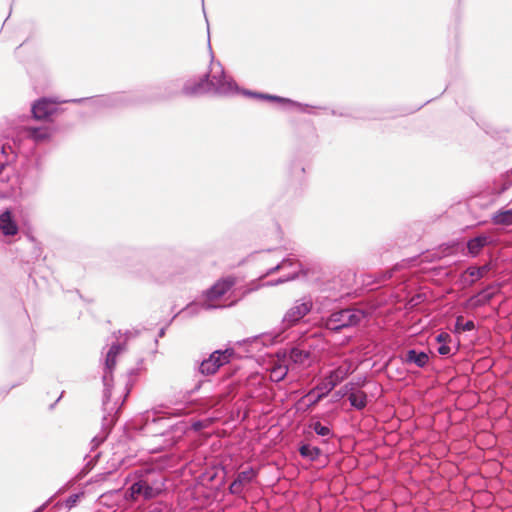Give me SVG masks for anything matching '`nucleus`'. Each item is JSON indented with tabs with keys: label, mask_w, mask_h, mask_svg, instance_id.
<instances>
[{
	"label": "nucleus",
	"mask_w": 512,
	"mask_h": 512,
	"mask_svg": "<svg viewBox=\"0 0 512 512\" xmlns=\"http://www.w3.org/2000/svg\"><path fill=\"white\" fill-rule=\"evenodd\" d=\"M120 265L131 277L148 283H164L173 274L175 251L170 246L137 248L123 246L114 249Z\"/></svg>",
	"instance_id": "nucleus-1"
},
{
	"label": "nucleus",
	"mask_w": 512,
	"mask_h": 512,
	"mask_svg": "<svg viewBox=\"0 0 512 512\" xmlns=\"http://www.w3.org/2000/svg\"><path fill=\"white\" fill-rule=\"evenodd\" d=\"M210 70L202 74L194 83H186L183 92L188 96H199L213 91L220 95L241 94L252 98L254 90L241 88L236 81L227 75L222 64L214 62V56L211 53Z\"/></svg>",
	"instance_id": "nucleus-2"
},
{
	"label": "nucleus",
	"mask_w": 512,
	"mask_h": 512,
	"mask_svg": "<svg viewBox=\"0 0 512 512\" xmlns=\"http://www.w3.org/2000/svg\"><path fill=\"white\" fill-rule=\"evenodd\" d=\"M153 416H240L228 412L226 406L217 397H205L187 400L181 408H170L166 404L154 406L151 409Z\"/></svg>",
	"instance_id": "nucleus-3"
},
{
	"label": "nucleus",
	"mask_w": 512,
	"mask_h": 512,
	"mask_svg": "<svg viewBox=\"0 0 512 512\" xmlns=\"http://www.w3.org/2000/svg\"><path fill=\"white\" fill-rule=\"evenodd\" d=\"M491 242V237L487 234H480L470 238L468 241L452 240L442 243L437 248L427 250L421 256L420 262H435L442 258L456 255L463 252L471 257H477L482 249L488 246Z\"/></svg>",
	"instance_id": "nucleus-4"
},
{
	"label": "nucleus",
	"mask_w": 512,
	"mask_h": 512,
	"mask_svg": "<svg viewBox=\"0 0 512 512\" xmlns=\"http://www.w3.org/2000/svg\"><path fill=\"white\" fill-rule=\"evenodd\" d=\"M44 162L37 153L25 154L21 157L20 167L16 172V182L20 195L34 193L42 181Z\"/></svg>",
	"instance_id": "nucleus-5"
},
{
	"label": "nucleus",
	"mask_w": 512,
	"mask_h": 512,
	"mask_svg": "<svg viewBox=\"0 0 512 512\" xmlns=\"http://www.w3.org/2000/svg\"><path fill=\"white\" fill-rule=\"evenodd\" d=\"M194 82L188 80L182 83L181 78L167 79L149 86L146 92H134V96L138 99L137 105L170 101L180 94L186 96L183 92L185 84Z\"/></svg>",
	"instance_id": "nucleus-6"
},
{
	"label": "nucleus",
	"mask_w": 512,
	"mask_h": 512,
	"mask_svg": "<svg viewBox=\"0 0 512 512\" xmlns=\"http://www.w3.org/2000/svg\"><path fill=\"white\" fill-rule=\"evenodd\" d=\"M134 92H116L108 95L70 99L71 103H84L91 107L95 113L105 109H120L137 105Z\"/></svg>",
	"instance_id": "nucleus-7"
},
{
	"label": "nucleus",
	"mask_w": 512,
	"mask_h": 512,
	"mask_svg": "<svg viewBox=\"0 0 512 512\" xmlns=\"http://www.w3.org/2000/svg\"><path fill=\"white\" fill-rule=\"evenodd\" d=\"M365 317L366 312L361 309H336L331 311L329 315L322 316L320 319V325L325 331L339 333L343 329L359 325Z\"/></svg>",
	"instance_id": "nucleus-8"
},
{
	"label": "nucleus",
	"mask_w": 512,
	"mask_h": 512,
	"mask_svg": "<svg viewBox=\"0 0 512 512\" xmlns=\"http://www.w3.org/2000/svg\"><path fill=\"white\" fill-rule=\"evenodd\" d=\"M282 339L283 337L280 333H261L259 335L247 337L235 343V345L238 346L241 351H235L233 356L240 358L253 357L256 353L261 352L264 347L274 345L277 342H280Z\"/></svg>",
	"instance_id": "nucleus-9"
},
{
	"label": "nucleus",
	"mask_w": 512,
	"mask_h": 512,
	"mask_svg": "<svg viewBox=\"0 0 512 512\" xmlns=\"http://www.w3.org/2000/svg\"><path fill=\"white\" fill-rule=\"evenodd\" d=\"M288 268H292V271L277 278L276 280L267 282V285L276 286L296 279H307L310 272L308 268L304 267L302 263L296 260L295 258L286 257L283 258L282 261L279 262L277 265L267 269L266 272L262 275V277L265 278L271 274L286 270Z\"/></svg>",
	"instance_id": "nucleus-10"
},
{
	"label": "nucleus",
	"mask_w": 512,
	"mask_h": 512,
	"mask_svg": "<svg viewBox=\"0 0 512 512\" xmlns=\"http://www.w3.org/2000/svg\"><path fill=\"white\" fill-rule=\"evenodd\" d=\"M69 102L71 103L70 100H59L56 97L43 96L31 103L30 112L35 120L51 122L64 111L62 105Z\"/></svg>",
	"instance_id": "nucleus-11"
},
{
	"label": "nucleus",
	"mask_w": 512,
	"mask_h": 512,
	"mask_svg": "<svg viewBox=\"0 0 512 512\" xmlns=\"http://www.w3.org/2000/svg\"><path fill=\"white\" fill-rule=\"evenodd\" d=\"M402 290L403 287H382L373 296L375 306L378 308L389 307L388 312L402 310V299L405 297Z\"/></svg>",
	"instance_id": "nucleus-12"
},
{
	"label": "nucleus",
	"mask_w": 512,
	"mask_h": 512,
	"mask_svg": "<svg viewBox=\"0 0 512 512\" xmlns=\"http://www.w3.org/2000/svg\"><path fill=\"white\" fill-rule=\"evenodd\" d=\"M246 393L253 399L267 400L274 394V389L269 385L267 376L263 373H252L246 380Z\"/></svg>",
	"instance_id": "nucleus-13"
},
{
	"label": "nucleus",
	"mask_w": 512,
	"mask_h": 512,
	"mask_svg": "<svg viewBox=\"0 0 512 512\" xmlns=\"http://www.w3.org/2000/svg\"><path fill=\"white\" fill-rule=\"evenodd\" d=\"M334 388V384L331 383L326 376H324L313 389L301 397V399L297 402V409L304 410L306 408L313 407L323 398L328 396V394Z\"/></svg>",
	"instance_id": "nucleus-14"
},
{
	"label": "nucleus",
	"mask_w": 512,
	"mask_h": 512,
	"mask_svg": "<svg viewBox=\"0 0 512 512\" xmlns=\"http://www.w3.org/2000/svg\"><path fill=\"white\" fill-rule=\"evenodd\" d=\"M234 353V348L215 350L198 365L199 372L204 376L214 375L221 366L229 362L230 357H232Z\"/></svg>",
	"instance_id": "nucleus-15"
},
{
	"label": "nucleus",
	"mask_w": 512,
	"mask_h": 512,
	"mask_svg": "<svg viewBox=\"0 0 512 512\" xmlns=\"http://www.w3.org/2000/svg\"><path fill=\"white\" fill-rule=\"evenodd\" d=\"M313 309V302L310 298L303 297L297 299L294 305L287 310L282 318V324L285 328L292 327L300 323Z\"/></svg>",
	"instance_id": "nucleus-16"
},
{
	"label": "nucleus",
	"mask_w": 512,
	"mask_h": 512,
	"mask_svg": "<svg viewBox=\"0 0 512 512\" xmlns=\"http://www.w3.org/2000/svg\"><path fill=\"white\" fill-rule=\"evenodd\" d=\"M492 277V264L485 263L483 265H468L461 274L462 282L467 286H473L484 279Z\"/></svg>",
	"instance_id": "nucleus-17"
},
{
	"label": "nucleus",
	"mask_w": 512,
	"mask_h": 512,
	"mask_svg": "<svg viewBox=\"0 0 512 512\" xmlns=\"http://www.w3.org/2000/svg\"><path fill=\"white\" fill-rule=\"evenodd\" d=\"M308 164L305 158L295 156L289 164L288 176L290 185L293 186L295 193L302 189L306 182V168Z\"/></svg>",
	"instance_id": "nucleus-18"
},
{
	"label": "nucleus",
	"mask_w": 512,
	"mask_h": 512,
	"mask_svg": "<svg viewBox=\"0 0 512 512\" xmlns=\"http://www.w3.org/2000/svg\"><path fill=\"white\" fill-rule=\"evenodd\" d=\"M117 364V357L110 353H106L104 364H103V375L102 382L104 386L103 390V407L107 410V405L111 398V390L113 387V372Z\"/></svg>",
	"instance_id": "nucleus-19"
},
{
	"label": "nucleus",
	"mask_w": 512,
	"mask_h": 512,
	"mask_svg": "<svg viewBox=\"0 0 512 512\" xmlns=\"http://www.w3.org/2000/svg\"><path fill=\"white\" fill-rule=\"evenodd\" d=\"M342 397H345L350 406L356 410H362L368 403L367 394L361 388L355 387L354 383H346L339 391Z\"/></svg>",
	"instance_id": "nucleus-20"
},
{
	"label": "nucleus",
	"mask_w": 512,
	"mask_h": 512,
	"mask_svg": "<svg viewBox=\"0 0 512 512\" xmlns=\"http://www.w3.org/2000/svg\"><path fill=\"white\" fill-rule=\"evenodd\" d=\"M235 285V280L231 277L221 278L208 289L203 291L204 301H212L221 298Z\"/></svg>",
	"instance_id": "nucleus-21"
},
{
	"label": "nucleus",
	"mask_w": 512,
	"mask_h": 512,
	"mask_svg": "<svg viewBox=\"0 0 512 512\" xmlns=\"http://www.w3.org/2000/svg\"><path fill=\"white\" fill-rule=\"evenodd\" d=\"M219 306L210 304L206 301H192L188 303L185 307H183L180 311H178L174 316L169 320V323H172L176 318L183 317V318H193L202 310H213L217 309Z\"/></svg>",
	"instance_id": "nucleus-22"
},
{
	"label": "nucleus",
	"mask_w": 512,
	"mask_h": 512,
	"mask_svg": "<svg viewBox=\"0 0 512 512\" xmlns=\"http://www.w3.org/2000/svg\"><path fill=\"white\" fill-rule=\"evenodd\" d=\"M404 364L415 365L418 368H425L429 364V356L423 350L410 348L401 355Z\"/></svg>",
	"instance_id": "nucleus-23"
},
{
	"label": "nucleus",
	"mask_w": 512,
	"mask_h": 512,
	"mask_svg": "<svg viewBox=\"0 0 512 512\" xmlns=\"http://www.w3.org/2000/svg\"><path fill=\"white\" fill-rule=\"evenodd\" d=\"M288 366L287 364H274L272 365L264 374L267 376L269 385L273 387V384L277 385L279 388H282L283 382L288 378Z\"/></svg>",
	"instance_id": "nucleus-24"
},
{
	"label": "nucleus",
	"mask_w": 512,
	"mask_h": 512,
	"mask_svg": "<svg viewBox=\"0 0 512 512\" xmlns=\"http://www.w3.org/2000/svg\"><path fill=\"white\" fill-rule=\"evenodd\" d=\"M256 477V472L248 468L238 473L236 479L231 483L229 490L232 494H240L244 487L249 485Z\"/></svg>",
	"instance_id": "nucleus-25"
},
{
	"label": "nucleus",
	"mask_w": 512,
	"mask_h": 512,
	"mask_svg": "<svg viewBox=\"0 0 512 512\" xmlns=\"http://www.w3.org/2000/svg\"><path fill=\"white\" fill-rule=\"evenodd\" d=\"M19 227L11 210L6 209L0 213V232L4 236H14L18 233Z\"/></svg>",
	"instance_id": "nucleus-26"
},
{
	"label": "nucleus",
	"mask_w": 512,
	"mask_h": 512,
	"mask_svg": "<svg viewBox=\"0 0 512 512\" xmlns=\"http://www.w3.org/2000/svg\"><path fill=\"white\" fill-rule=\"evenodd\" d=\"M493 286L487 285L484 288L480 289L473 295H471L468 299V304L472 308H480L490 303V301L494 297V292L492 291Z\"/></svg>",
	"instance_id": "nucleus-27"
},
{
	"label": "nucleus",
	"mask_w": 512,
	"mask_h": 512,
	"mask_svg": "<svg viewBox=\"0 0 512 512\" xmlns=\"http://www.w3.org/2000/svg\"><path fill=\"white\" fill-rule=\"evenodd\" d=\"M303 131L305 135L301 136V142L307 149L315 148L319 143V135L317 129L311 120L303 122Z\"/></svg>",
	"instance_id": "nucleus-28"
},
{
	"label": "nucleus",
	"mask_w": 512,
	"mask_h": 512,
	"mask_svg": "<svg viewBox=\"0 0 512 512\" xmlns=\"http://www.w3.org/2000/svg\"><path fill=\"white\" fill-rule=\"evenodd\" d=\"M402 294H405L404 299H402V310L414 311L418 308L420 304L427 300V296L423 292H417L412 294L407 291L406 288L403 287Z\"/></svg>",
	"instance_id": "nucleus-29"
},
{
	"label": "nucleus",
	"mask_w": 512,
	"mask_h": 512,
	"mask_svg": "<svg viewBox=\"0 0 512 512\" xmlns=\"http://www.w3.org/2000/svg\"><path fill=\"white\" fill-rule=\"evenodd\" d=\"M310 354L308 351L300 349L298 347H292L283 352V358L286 362L295 365H304L309 359Z\"/></svg>",
	"instance_id": "nucleus-30"
},
{
	"label": "nucleus",
	"mask_w": 512,
	"mask_h": 512,
	"mask_svg": "<svg viewBox=\"0 0 512 512\" xmlns=\"http://www.w3.org/2000/svg\"><path fill=\"white\" fill-rule=\"evenodd\" d=\"M18 158V154L15 152L14 148L8 144L4 143L0 145V174L6 169V167L12 165L16 159Z\"/></svg>",
	"instance_id": "nucleus-31"
},
{
	"label": "nucleus",
	"mask_w": 512,
	"mask_h": 512,
	"mask_svg": "<svg viewBox=\"0 0 512 512\" xmlns=\"http://www.w3.org/2000/svg\"><path fill=\"white\" fill-rule=\"evenodd\" d=\"M490 220L497 226H511L512 225V208L502 207L497 211L490 214Z\"/></svg>",
	"instance_id": "nucleus-32"
},
{
	"label": "nucleus",
	"mask_w": 512,
	"mask_h": 512,
	"mask_svg": "<svg viewBox=\"0 0 512 512\" xmlns=\"http://www.w3.org/2000/svg\"><path fill=\"white\" fill-rule=\"evenodd\" d=\"M350 374V367L348 365H339L330 369L325 376L330 380L331 383L336 387L342 381H344Z\"/></svg>",
	"instance_id": "nucleus-33"
},
{
	"label": "nucleus",
	"mask_w": 512,
	"mask_h": 512,
	"mask_svg": "<svg viewBox=\"0 0 512 512\" xmlns=\"http://www.w3.org/2000/svg\"><path fill=\"white\" fill-rule=\"evenodd\" d=\"M285 107L288 108H297L302 113H307L310 115H318L320 110L327 111L328 108L325 106H313L306 103H301L296 100L290 99L289 102H286Z\"/></svg>",
	"instance_id": "nucleus-34"
},
{
	"label": "nucleus",
	"mask_w": 512,
	"mask_h": 512,
	"mask_svg": "<svg viewBox=\"0 0 512 512\" xmlns=\"http://www.w3.org/2000/svg\"><path fill=\"white\" fill-rule=\"evenodd\" d=\"M499 194H482L474 197L470 201L471 207H479L482 209H487L491 205H493L498 198Z\"/></svg>",
	"instance_id": "nucleus-35"
},
{
	"label": "nucleus",
	"mask_w": 512,
	"mask_h": 512,
	"mask_svg": "<svg viewBox=\"0 0 512 512\" xmlns=\"http://www.w3.org/2000/svg\"><path fill=\"white\" fill-rule=\"evenodd\" d=\"M253 99L261 100V101H267V102H275L278 104H281L285 107L286 102H289V98L278 96L275 94H269L261 91H255L253 92Z\"/></svg>",
	"instance_id": "nucleus-36"
},
{
	"label": "nucleus",
	"mask_w": 512,
	"mask_h": 512,
	"mask_svg": "<svg viewBox=\"0 0 512 512\" xmlns=\"http://www.w3.org/2000/svg\"><path fill=\"white\" fill-rule=\"evenodd\" d=\"M476 329V324L473 320H464L463 317H457L454 323L453 333L461 334L466 331H473Z\"/></svg>",
	"instance_id": "nucleus-37"
},
{
	"label": "nucleus",
	"mask_w": 512,
	"mask_h": 512,
	"mask_svg": "<svg viewBox=\"0 0 512 512\" xmlns=\"http://www.w3.org/2000/svg\"><path fill=\"white\" fill-rule=\"evenodd\" d=\"M299 453L302 457L314 461L320 456L321 450L318 447L310 446L309 444H303L299 448Z\"/></svg>",
	"instance_id": "nucleus-38"
},
{
	"label": "nucleus",
	"mask_w": 512,
	"mask_h": 512,
	"mask_svg": "<svg viewBox=\"0 0 512 512\" xmlns=\"http://www.w3.org/2000/svg\"><path fill=\"white\" fill-rule=\"evenodd\" d=\"M30 136L35 140H46L51 137V133L47 128L35 127L31 129Z\"/></svg>",
	"instance_id": "nucleus-39"
},
{
	"label": "nucleus",
	"mask_w": 512,
	"mask_h": 512,
	"mask_svg": "<svg viewBox=\"0 0 512 512\" xmlns=\"http://www.w3.org/2000/svg\"><path fill=\"white\" fill-rule=\"evenodd\" d=\"M143 488V491H142V495L146 498V499H151V498H154L156 497L157 495L160 494L161 492V487H152L150 486L147 482L144 481V487Z\"/></svg>",
	"instance_id": "nucleus-40"
},
{
	"label": "nucleus",
	"mask_w": 512,
	"mask_h": 512,
	"mask_svg": "<svg viewBox=\"0 0 512 512\" xmlns=\"http://www.w3.org/2000/svg\"><path fill=\"white\" fill-rule=\"evenodd\" d=\"M310 428L313 429L320 436H329L331 434V430L328 426L322 425L320 422L316 421L310 425Z\"/></svg>",
	"instance_id": "nucleus-41"
},
{
	"label": "nucleus",
	"mask_w": 512,
	"mask_h": 512,
	"mask_svg": "<svg viewBox=\"0 0 512 512\" xmlns=\"http://www.w3.org/2000/svg\"><path fill=\"white\" fill-rule=\"evenodd\" d=\"M125 349V343L113 342L107 351V353L112 354L115 357H118Z\"/></svg>",
	"instance_id": "nucleus-42"
},
{
	"label": "nucleus",
	"mask_w": 512,
	"mask_h": 512,
	"mask_svg": "<svg viewBox=\"0 0 512 512\" xmlns=\"http://www.w3.org/2000/svg\"><path fill=\"white\" fill-rule=\"evenodd\" d=\"M142 487H144V481H138V482L134 483L130 487V492H131V498L132 499H136V497L138 495H142V491H143Z\"/></svg>",
	"instance_id": "nucleus-43"
},
{
	"label": "nucleus",
	"mask_w": 512,
	"mask_h": 512,
	"mask_svg": "<svg viewBox=\"0 0 512 512\" xmlns=\"http://www.w3.org/2000/svg\"><path fill=\"white\" fill-rule=\"evenodd\" d=\"M435 341L438 345L444 344V343H451L452 342V336L448 332H440L435 336Z\"/></svg>",
	"instance_id": "nucleus-44"
},
{
	"label": "nucleus",
	"mask_w": 512,
	"mask_h": 512,
	"mask_svg": "<svg viewBox=\"0 0 512 512\" xmlns=\"http://www.w3.org/2000/svg\"><path fill=\"white\" fill-rule=\"evenodd\" d=\"M451 343H444V344H440L438 345L437 347V352L439 353V355L441 356H451L452 355V348H451Z\"/></svg>",
	"instance_id": "nucleus-45"
},
{
	"label": "nucleus",
	"mask_w": 512,
	"mask_h": 512,
	"mask_svg": "<svg viewBox=\"0 0 512 512\" xmlns=\"http://www.w3.org/2000/svg\"><path fill=\"white\" fill-rule=\"evenodd\" d=\"M212 423V418H206L204 421H197L193 423L192 427L195 431H198L204 427L209 426Z\"/></svg>",
	"instance_id": "nucleus-46"
},
{
	"label": "nucleus",
	"mask_w": 512,
	"mask_h": 512,
	"mask_svg": "<svg viewBox=\"0 0 512 512\" xmlns=\"http://www.w3.org/2000/svg\"><path fill=\"white\" fill-rule=\"evenodd\" d=\"M29 239L32 241L33 243V256L35 259L39 258L40 255H41V248L40 246L38 245V243L35 242V239L32 237V236H29Z\"/></svg>",
	"instance_id": "nucleus-47"
},
{
	"label": "nucleus",
	"mask_w": 512,
	"mask_h": 512,
	"mask_svg": "<svg viewBox=\"0 0 512 512\" xmlns=\"http://www.w3.org/2000/svg\"><path fill=\"white\" fill-rule=\"evenodd\" d=\"M330 114L333 116H340V117H349L350 116V114H348L346 112H341V111H338L335 109H331Z\"/></svg>",
	"instance_id": "nucleus-48"
},
{
	"label": "nucleus",
	"mask_w": 512,
	"mask_h": 512,
	"mask_svg": "<svg viewBox=\"0 0 512 512\" xmlns=\"http://www.w3.org/2000/svg\"><path fill=\"white\" fill-rule=\"evenodd\" d=\"M170 324H171V323H169V322H168L164 327H161V328L159 329V331H158V337H159V338H162V337H164V336H165V334H166V330H167V327H168Z\"/></svg>",
	"instance_id": "nucleus-49"
},
{
	"label": "nucleus",
	"mask_w": 512,
	"mask_h": 512,
	"mask_svg": "<svg viewBox=\"0 0 512 512\" xmlns=\"http://www.w3.org/2000/svg\"><path fill=\"white\" fill-rule=\"evenodd\" d=\"M138 372L139 370L137 368H131L128 370V376H137L138 375Z\"/></svg>",
	"instance_id": "nucleus-50"
},
{
	"label": "nucleus",
	"mask_w": 512,
	"mask_h": 512,
	"mask_svg": "<svg viewBox=\"0 0 512 512\" xmlns=\"http://www.w3.org/2000/svg\"><path fill=\"white\" fill-rule=\"evenodd\" d=\"M63 394H64V391H62V393L59 395V397H58V398H57V399H56L52 404H50V406H49V408H50V409H53V408H54V406H55V405L60 401V399L62 398Z\"/></svg>",
	"instance_id": "nucleus-51"
},
{
	"label": "nucleus",
	"mask_w": 512,
	"mask_h": 512,
	"mask_svg": "<svg viewBox=\"0 0 512 512\" xmlns=\"http://www.w3.org/2000/svg\"><path fill=\"white\" fill-rule=\"evenodd\" d=\"M120 408L121 406L118 407V409L115 411L114 414H112L111 412H108L107 414H105L104 416H108V417H111V416H117L118 413H120Z\"/></svg>",
	"instance_id": "nucleus-52"
},
{
	"label": "nucleus",
	"mask_w": 512,
	"mask_h": 512,
	"mask_svg": "<svg viewBox=\"0 0 512 512\" xmlns=\"http://www.w3.org/2000/svg\"><path fill=\"white\" fill-rule=\"evenodd\" d=\"M135 416H141V417H144V416H149V410H146L144 412H139L138 414H136Z\"/></svg>",
	"instance_id": "nucleus-53"
},
{
	"label": "nucleus",
	"mask_w": 512,
	"mask_h": 512,
	"mask_svg": "<svg viewBox=\"0 0 512 512\" xmlns=\"http://www.w3.org/2000/svg\"><path fill=\"white\" fill-rule=\"evenodd\" d=\"M23 45H24V43H22L21 45H19V46L16 48V50H15L16 54H18V53H19V51H20V49L23 47Z\"/></svg>",
	"instance_id": "nucleus-54"
},
{
	"label": "nucleus",
	"mask_w": 512,
	"mask_h": 512,
	"mask_svg": "<svg viewBox=\"0 0 512 512\" xmlns=\"http://www.w3.org/2000/svg\"><path fill=\"white\" fill-rule=\"evenodd\" d=\"M128 386H129V382L126 383V389H127L126 395H128L130 393V388H128Z\"/></svg>",
	"instance_id": "nucleus-55"
},
{
	"label": "nucleus",
	"mask_w": 512,
	"mask_h": 512,
	"mask_svg": "<svg viewBox=\"0 0 512 512\" xmlns=\"http://www.w3.org/2000/svg\"><path fill=\"white\" fill-rule=\"evenodd\" d=\"M316 416H321V417H324V416H328L326 413H323V414H320V415H316Z\"/></svg>",
	"instance_id": "nucleus-56"
},
{
	"label": "nucleus",
	"mask_w": 512,
	"mask_h": 512,
	"mask_svg": "<svg viewBox=\"0 0 512 512\" xmlns=\"http://www.w3.org/2000/svg\"><path fill=\"white\" fill-rule=\"evenodd\" d=\"M28 370H29V371L31 370V364H30V361H28Z\"/></svg>",
	"instance_id": "nucleus-57"
},
{
	"label": "nucleus",
	"mask_w": 512,
	"mask_h": 512,
	"mask_svg": "<svg viewBox=\"0 0 512 512\" xmlns=\"http://www.w3.org/2000/svg\"><path fill=\"white\" fill-rule=\"evenodd\" d=\"M242 416H243V417H246V416H249V415H248V413H247V412H244V413L242 414Z\"/></svg>",
	"instance_id": "nucleus-58"
},
{
	"label": "nucleus",
	"mask_w": 512,
	"mask_h": 512,
	"mask_svg": "<svg viewBox=\"0 0 512 512\" xmlns=\"http://www.w3.org/2000/svg\"><path fill=\"white\" fill-rule=\"evenodd\" d=\"M298 411L299 410L296 408V412H294L293 417H296Z\"/></svg>",
	"instance_id": "nucleus-59"
},
{
	"label": "nucleus",
	"mask_w": 512,
	"mask_h": 512,
	"mask_svg": "<svg viewBox=\"0 0 512 512\" xmlns=\"http://www.w3.org/2000/svg\"><path fill=\"white\" fill-rule=\"evenodd\" d=\"M298 411L299 410L296 408V412H294L293 417H296Z\"/></svg>",
	"instance_id": "nucleus-60"
},
{
	"label": "nucleus",
	"mask_w": 512,
	"mask_h": 512,
	"mask_svg": "<svg viewBox=\"0 0 512 512\" xmlns=\"http://www.w3.org/2000/svg\"><path fill=\"white\" fill-rule=\"evenodd\" d=\"M76 293L78 294V296H79L80 298L82 297V296H81V294H80V292H79V290H76Z\"/></svg>",
	"instance_id": "nucleus-61"
},
{
	"label": "nucleus",
	"mask_w": 512,
	"mask_h": 512,
	"mask_svg": "<svg viewBox=\"0 0 512 512\" xmlns=\"http://www.w3.org/2000/svg\"><path fill=\"white\" fill-rule=\"evenodd\" d=\"M199 387H200V385L198 384V385L194 388V390H198V389H199Z\"/></svg>",
	"instance_id": "nucleus-62"
},
{
	"label": "nucleus",
	"mask_w": 512,
	"mask_h": 512,
	"mask_svg": "<svg viewBox=\"0 0 512 512\" xmlns=\"http://www.w3.org/2000/svg\"><path fill=\"white\" fill-rule=\"evenodd\" d=\"M259 417L266 416L265 413H261L258 415Z\"/></svg>",
	"instance_id": "nucleus-63"
},
{
	"label": "nucleus",
	"mask_w": 512,
	"mask_h": 512,
	"mask_svg": "<svg viewBox=\"0 0 512 512\" xmlns=\"http://www.w3.org/2000/svg\"><path fill=\"white\" fill-rule=\"evenodd\" d=\"M275 417H278V416H283L282 414H275L274 415Z\"/></svg>",
	"instance_id": "nucleus-64"
}]
</instances>
